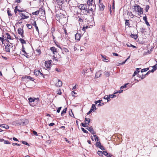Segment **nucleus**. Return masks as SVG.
<instances>
[{
	"label": "nucleus",
	"mask_w": 157,
	"mask_h": 157,
	"mask_svg": "<svg viewBox=\"0 0 157 157\" xmlns=\"http://www.w3.org/2000/svg\"><path fill=\"white\" fill-rule=\"evenodd\" d=\"M79 10L83 14H87L89 13L88 5L86 4H81L78 6Z\"/></svg>",
	"instance_id": "obj_1"
},
{
	"label": "nucleus",
	"mask_w": 157,
	"mask_h": 157,
	"mask_svg": "<svg viewBox=\"0 0 157 157\" xmlns=\"http://www.w3.org/2000/svg\"><path fill=\"white\" fill-rule=\"evenodd\" d=\"M134 9L136 12H137L139 15L143 13V8L140 7L139 5L135 4L133 6Z\"/></svg>",
	"instance_id": "obj_2"
},
{
	"label": "nucleus",
	"mask_w": 157,
	"mask_h": 157,
	"mask_svg": "<svg viewBox=\"0 0 157 157\" xmlns=\"http://www.w3.org/2000/svg\"><path fill=\"white\" fill-rule=\"evenodd\" d=\"M34 75L40 79H43L44 78V76L40 71L35 69L34 70Z\"/></svg>",
	"instance_id": "obj_3"
},
{
	"label": "nucleus",
	"mask_w": 157,
	"mask_h": 157,
	"mask_svg": "<svg viewBox=\"0 0 157 157\" xmlns=\"http://www.w3.org/2000/svg\"><path fill=\"white\" fill-rule=\"evenodd\" d=\"M28 100L29 101V105L32 106L34 107L36 106L38 103V102L36 101H35L34 98H28Z\"/></svg>",
	"instance_id": "obj_4"
},
{
	"label": "nucleus",
	"mask_w": 157,
	"mask_h": 157,
	"mask_svg": "<svg viewBox=\"0 0 157 157\" xmlns=\"http://www.w3.org/2000/svg\"><path fill=\"white\" fill-rule=\"evenodd\" d=\"M17 30L18 32V33L21 36L22 38L24 37V35L23 33L24 32L23 29L21 28H19Z\"/></svg>",
	"instance_id": "obj_5"
},
{
	"label": "nucleus",
	"mask_w": 157,
	"mask_h": 157,
	"mask_svg": "<svg viewBox=\"0 0 157 157\" xmlns=\"http://www.w3.org/2000/svg\"><path fill=\"white\" fill-rule=\"evenodd\" d=\"M5 49L7 52H9L11 48V46L9 43H6V45H5Z\"/></svg>",
	"instance_id": "obj_6"
},
{
	"label": "nucleus",
	"mask_w": 157,
	"mask_h": 157,
	"mask_svg": "<svg viewBox=\"0 0 157 157\" xmlns=\"http://www.w3.org/2000/svg\"><path fill=\"white\" fill-rule=\"evenodd\" d=\"M82 36V35H81L79 33H77L75 36V40L78 41H79Z\"/></svg>",
	"instance_id": "obj_7"
},
{
	"label": "nucleus",
	"mask_w": 157,
	"mask_h": 157,
	"mask_svg": "<svg viewBox=\"0 0 157 157\" xmlns=\"http://www.w3.org/2000/svg\"><path fill=\"white\" fill-rule=\"evenodd\" d=\"M13 124L15 125H21L22 123L21 120H17L13 122Z\"/></svg>",
	"instance_id": "obj_8"
},
{
	"label": "nucleus",
	"mask_w": 157,
	"mask_h": 157,
	"mask_svg": "<svg viewBox=\"0 0 157 157\" xmlns=\"http://www.w3.org/2000/svg\"><path fill=\"white\" fill-rule=\"evenodd\" d=\"M51 60L46 61L45 63V66L48 69L50 68L51 67Z\"/></svg>",
	"instance_id": "obj_9"
},
{
	"label": "nucleus",
	"mask_w": 157,
	"mask_h": 157,
	"mask_svg": "<svg viewBox=\"0 0 157 157\" xmlns=\"http://www.w3.org/2000/svg\"><path fill=\"white\" fill-rule=\"evenodd\" d=\"M22 124V125H25L29 123V121L27 119H24L21 120Z\"/></svg>",
	"instance_id": "obj_10"
},
{
	"label": "nucleus",
	"mask_w": 157,
	"mask_h": 157,
	"mask_svg": "<svg viewBox=\"0 0 157 157\" xmlns=\"http://www.w3.org/2000/svg\"><path fill=\"white\" fill-rule=\"evenodd\" d=\"M19 14L21 17V20L29 18V16L25 15L23 13H21Z\"/></svg>",
	"instance_id": "obj_11"
},
{
	"label": "nucleus",
	"mask_w": 157,
	"mask_h": 157,
	"mask_svg": "<svg viewBox=\"0 0 157 157\" xmlns=\"http://www.w3.org/2000/svg\"><path fill=\"white\" fill-rule=\"evenodd\" d=\"M86 129L90 131L92 134H95V132L94 131L92 126H90V127H87Z\"/></svg>",
	"instance_id": "obj_12"
},
{
	"label": "nucleus",
	"mask_w": 157,
	"mask_h": 157,
	"mask_svg": "<svg viewBox=\"0 0 157 157\" xmlns=\"http://www.w3.org/2000/svg\"><path fill=\"white\" fill-rule=\"evenodd\" d=\"M96 146L97 147L99 148L101 150L105 149L104 147L101 145V143L100 142H97L95 144Z\"/></svg>",
	"instance_id": "obj_13"
},
{
	"label": "nucleus",
	"mask_w": 157,
	"mask_h": 157,
	"mask_svg": "<svg viewBox=\"0 0 157 157\" xmlns=\"http://www.w3.org/2000/svg\"><path fill=\"white\" fill-rule=\"evenodd\" d=\"M62 82L59 79L58 80V81L56 84V86L57 87H60L62 86Z\"/></svg>",
	"instance_id": "obj_14"
},
{
	"label": "nucleus",
	"mask_w": 157,
	"mask_h": 157,
	"mask_svg": "<svg viewBox=\"0 0 157 157\" xmlns=\"http://www.w3.org/2000/svg\"><path fill=\"white\" fill-rule=\"evenodd\" d=\"M99 10L102 11L104 10L105 6L103 3H101L99 5Z\"/></svg>",
	"instance_id": "obj_15"
},
{
	"label": "nucleus",
	"mask_w": 157,
	"mask_h": 157,
	"mask_svg": "<svg viewBox=\"0 0 157 157\" xmlns=\"http://www.w3.org/2000/svg\"><path fill=\"white\" fill-rule=\"evenodd\" d=\"M90 119L89 118H85V123L86 124L87 126L89 125L90 122Z\"/></svg>",
	"instance_id": "obj_16"
},
{
	"label": "nucleus",
	"mask_w": 157,
	"mask_h": 157,
	"mask_svg": "<svg viewBox=\"0 0 157 157\" xmlns=\"http://www.w3.org/2000/svg\"><path fill=\"white\" fill-rule=\"evenodd\" d=\"M101 75V73L100 71H98L95 74V77L98 78L100 77Z\"/></svg>",
	"instance_id": "obj_17"
},
{
	"label": "nucleus",
	"mask_w": 157,
	"mask_h": 157,
	"mask_svg": "<svg viewBox=\"0 0 157 157\" xmlns=\"http://www.w3.org/2000/svg\"><path fill=\"white\" fill-rule=\"evenodd\" d=\"M63 0H56V2L58 5L61 6L63 3Z\"/></svg>",
	"instance_id": "obj_18"
},
{
	"label": "nucleus",
	"mask_w": 157,
	"mask_h": 157,
	"mask_svg": "<svg viewBox=\"0 0 157 157\" xmlns=\"http://www.w3.org/2000/svg\"><path fill=\"white\" fill-rule=\"evenodd\" d=\"M0 127L6 129H8L9 128V126L8 125L5 124H0Z\"/></svg>",
	"instance_id": "obj_19"
},
{
	"label": "nucleus",
	"mask_w": 157,
	"mask_h": 157,
	"mask_svg": "<svg viewBox=\"0 0 157 157\" xmlns=\"http://www.w3.org/2000/svg\"><path fill=\"white\" fill-rule=\"evenodd\" d=\"M104 155L108 157H111L112 155L111 154H109L106 151H103Z\"/></svg>",
	"instance_id": "obj_20"
},
{
	"label": "nucleus",
	"mask_w": 157,
	"mask_h": 157,
	"mask_svg": "<svg viewBox=\"0 0 157 157\" xmlns=\"http://www.w3.org/2000/svg\"><path fill=\"white\" fill-rule=\"evenodd\" d=\"M5 38L6 37L8 39H11V37L8 33H6L5 34Z\"/></svg>",
	"instance_id": "obj_21"
},
{
	"label": "nucleus",
	"mask_w": 157,
	"mask_h": 157,
	"mask_svg": "<svg viewBox=\"0 0 157 157\" xmlns=\"http://www.w3.org/2000/svg\"><path fill=\"white\" fill-rule=\"evenodd\" d=\"M153 69L151 70V72H153L157 69V63L152 67Z\"/></svg>",
	"instance_id": "obj_22"
},
{
	"label": "nucleus",
	"mask_w": 157,
	"mask_h": 157,
	"mask_svg": "<svg viewBox=\"0 0 157 157\" xmlns=\"http://www.w3.org/2000/svg\"><path fill=\"white\" fill-rule=\"evenodd\" d=\"M50 49L53 52L54 54H55V52H57L56 48L55 47H51Z\"/></svg>",
	"instance_id": "obj_23"
},
{
	"label": "nucleus",
	"mask_w": 157,
	"mask_h": 157,
	"mask_svg": "<svg viewBox=\"0 0 157 157\" xmlns=\"http://www.w3.org/2000/svg\"><path fill=\"white\" fill-rule=\"evenodd\" d=\"M93 0H89L87 2V5H88L89 6H92V3H93Z\"/></svg>",
	"instance_id": "obj_24"
},
{
	"label": "nucleus",
	"mask_w": 157,
	"mask_h": 157,
	"mask_svg": "<svg viewBox=\"0 0 157 157\" xmlns=\"http://www.w3.org/2000/svg\"><path fill=\"white\" fill-rule=\"evenodd\" d=\"M101 56L102 58H103V61L108 62L109 61V60L108 59H106V56H103L102 55H101Z\"/></svg>",
	"instance_id": "obj_25"
},
{
	"label": "nucleus",
	"mask_w": 157,
	"mask_h": 157,
	"mask_svg": "<svg viewBox=\"0 0 157 157\" xmlns=\"http://www.w3.org/2000/svg\"><path fill=\"white\" fill-rule=\"evenodd\" d=\"M79 10V8H78H78H75L74 9L75 10V13L77 14H79V13L78 11V10Z\"/></svg>",
	"instance_id": "obj_26"
},
{
	"label": "nucleus",
	"mask_w": 157,
	"mask_h": 157,
	"mask_svg": "<svg viewBox=\"0 0 157 157\" xmlns=\"http://www.w3.org/2000/svg\"><path fill=\"white\" fill-rule=\"evenodd\" d=\"M61 50L63 51V52H69L68 50L66 48H62Z\"/></svg>",
	"instance_id": "obj_27"
},
{
	"label": "nucleus",
	"mask_w": 157,
	"mask_h": 157,
	"mask_svg": "<svg viewBox=\"0 0 157 157\" xmlns=\"http://www.w3.org/2000/svg\"><path fill=\"white\" fill-rule=\"evenodd\" d=\"M104 75L106 77H109L110 75V73L109 72L105 71L104 72Z\"/></svg>",
	"instance_id": "obj_28"
},
{
	"label": "nucleus",
	"mask_w": 157,
	"mask_h": 157,
	"mask_svg": "<svg viewBox=\"0 0 157 157\" xmlns=\"http://www.w3.org/2000/svg\"><path fill=\"white\" fill-rule=\"evenodd\" d=\"M130 36L131 38H133L134 39H136L137 38V35H135V34H131L130 35Z\"/></svg>",
	"instance_id": "obj_29"
},
{
	"label": "nucleus",
	"mask_w": 157,
	"mask_h": 157,
	"mask_svg": "<svg viewBox=\"0 0 157 157\" xmlns=\"http://www.w3.org/2000/svg\"><path fill=\"white\" fill-rule=\"evenodd\" d=\"M7 13L9 16L11 17L12 16V14L11 13V11H10L9 8H8L7 9Z\"/></svg>",
	"instance_id": "obj_30"
},
{
	"label": "nucleus",
	"mask_w": 157,
	"mask_h": 157,
	"mask_svg": "<svg viewBox=\"0 0 157 157\" xmlns=\"http://www.w3.org/2000/svg\"><path fill=\"white\" fill-rule=\"evenodd\" d=\"M128 84H129V83H128L124 84L123 86H122L120 88V89L121 90L123 88H126L127 85Z\"/></svg>",
	"instance_id": "obj_31"
},
{
	"label": "nucleus",
	"mask_w": 157,
	"mask_h": 157,
	"mask_svg": "<svg viewBox=\"0 0 157 157\" xmlns=\"http://www.w3.org/2000/svg\"><path fill=\"white\" fill-rule=\"evenodd\" d=\"M67 110V108H64L63 110L61 112V115L62 116H63V114L66 113V112Z\"/></svg>",
	"instance_id": "obj_32"
},
{
	"label": "nucleus",
	"mask_w": 157,
	"mask_h": 157,
	"mask_svg": "<svg viewBox=\"0 0 157 157\" xmlns=\"http://www.w3.org/2000/svg\"><path fill=\"white\" fill-rule=\"evenodd\" d=\"M25 78H26L27 79H29L31 81H33L34 80V79L33 78L31 77L30 76H27L26 77H25Z\"/></svg>",
	"instance_id": "obj_33"
},
{
	"label": "nucleus",
	"mask_w": 157,
	"mask_h": 157,
	"mask_svg": "<svg viewBox=\"0 0 157 157\" xmlns=\"http://www.w3.org/2000/svg\"><path fill=\"white\" fill-rule=\"evenodd\" d=\"M125 25L126 26H128V27L130 25L129 20H126L125 22Z\"/></svg>",
	"instance_id": "obj_34"
},
{
	"label": "nucleus",
	"mask_w": 157,
	"mask_h": 157,
	"mask_svg": "<svg viewBox=\"0 0 157 157\" xmlns=\"http://www.w3.org/2000/svg\"><path fill=\"white\" fill-rule=\"evenodd\" d=\"M40 11L39 10H37L35 12H33L32 13V14L33 15H38Z\"/></svg>",
	"instance_id": "obj_35"
},
{
	"label": "nucleus",
	"mask_w": 157,
	"mask_h": 157,
	"mask_svg": "<svg viewBox=\"0 0 157 157\" xmlns=\"http://www.w3.org/2000/svg\"><path fill=\"white\" fill-rule=\"evenodd\" d=\"M19 41L22 44H25L26 43L25 41L23 39L20 38L19 39Z\"/></svg>",
	"instance_id": "obj_36"
},
{
	"label": "nucleus",
	"mask_w": 157,
	"mask_h": 157,
	"mask_svg": "<svg viewBox=\"0 0 157 157\" xmlns=\"http://www.w3.org/2000/svg\"><path fill=\"white\" fill-rule=\"evenodd\" d=\"M87 70L88 69L86 68L83 69L82 71V74L83 75H84L87 71Z\"/></svg>",
	"instance_id": "obj_37"
},
{
	"label": "nucleus",
	"mask_w": 157,
	"mask_h": 157,
	"mask_svg": "<svg viewBox=\"0 0 157 157\" xmlns=\"http://www.w3.org/2000/svg\"><path fill=\"white\" fill-rule=\"evenodd\" d=\"M97 154L100 156H102L103 155V152H102L101 151H98L97 152Z\"/></svg>",
	"instance_id": "obj_38"
},
{
	"label": "nucleus",
	"mask_w": 157,
	"mask_h": 157,
	"mask_svg": "<svg viewBox=\"0 0 157 157\" xmlns=\"http://www.w3.org/2000/svg\"><path fill=\"white\" fill-rule=\"evenodd\" d=\"M92 109L93 111L94 109H95V110L96 109V107L95 106V104H92V106H91V109Z\"/></svg>",
	"instance_id": "obj_39"
},
{
	"label": "nucleus",
	"mask_w": 157,
	"mask_h": 157,
	"mask_svg": "<svg viewBox=\"0 0 157 157\" xmlns=\"http://www.w3.org/2000/svg\"><path fill=\"white\" fill-rule=\"evenodd\" d=\"M149 68H144V69H142V70H141V71L142 73H143V72H144L147 71L148 70H149Z\"/></svg>",
	"instance_id": "obj_40"
},
{
	"label": "nucleus",
	"mask_w": 157,
	"mask_h": 157,
	"mask_svg": "<svg viewBox=\"0 0 157 157\" xmlns=\"http://www.w3.org/2000/svg\"><path fill=\"white\" fill-rule=\"evenodd\" d=\"M93 135L95 137V141H98L99 140V138L98 136H96V135L94 134H93Z\"/></svg>",
	"instance_id": "obj_41"
},
{
	"label": "nucleus",
	"mask_w": 157,
	"mask_h": 157,
	"mask_svg": "<svg viewBox=\"0 0 157 157\" xmlns=\"http://www.w3.org/2000/svg\"><path fill=\"white\" fill-rule=\"evenodd\" d=\"M146 77V75H143L142 74L141 76H138V77L140 78L141 79H143L144 78H145Z\"/></svg>",
	"instance_id": "obj_42"
},
{
	"label": "nucleus",
	"mask_w": 157,
	"mask_h": 157,
	"mask_svg": "<svg viewBox=\"0 0 157 157\" xmlns=\"http://www.w3.org/2000/svg\"><path fill=\"white\" fill-rule=\"evenodd\" d=\"M18 10H19V9H17V6H16L15 7V9H14V13H15V14H16L17 12V11H18Z\"/></svg>",
	"instance_id": "obj_43"
},
{
	"label": "nucleus",
	"mask_w": 157,
	"mask_h": 157,
	"mask_svg": "<svg viewBox=\"0 0 157 157\" xmlns=\"http://www.w3.org/2000/svg\"><path fill=\"white\" fill-rule=\"evenodd\" d=\"M149 7H150L149 5H146L145 8V9L146 12L148 11V10L149 9Z\"/></svg>",
	"instance_id": "obj_44"
},
{
	"label": "nucleus",
	"mask_w": 157,
	"mask_h": 157,
	"mask_svg": "<svg viewBox=\"0 0 157 157\" xmlns=\"http://www.w3.org/2000/svg\"><path fill=\"white\" fill-rule=\"evenodd\" d=\"M82 130L84 133H88V132L84 128H81Z\"/></svg>",
	"instance_id": "obj_45"
},
{
	"label": "nucleus",
	"mask_w": 157,
	"mask_h": 157,
	"mask_svg": "<svg viewBox=\"0 0 157 157\" xmlns=\"http://www.w3.org/2000/svg\"><path fill=\"white\" fill-rule=\"evenodd\" d=\"M102 101V100H99L98 101H94L95 105H97L98 103H101Z\"/></svg>",
	"instance_id": "obj_46"
},
{
	"label": "nucleus",
	"mask_w": 157,
	"mask_h": 157,
	"mask_svg": "<svg viewBox=\"0 0 157 157\" xmlns=\"http://www.w3.org/2000/svg\"><path fill=\"white\" fill-rule=\"evenodd\" d=\"M88 7H89V13H90L89 11H91V12H92L93 10V8L91 7V6H89Z\"/></svg>",
	"instance_id": "obj_47"
},
{
	"label": "nucleus",
	"mask_w": 157,
	"mask_h": 157,
	"mask_svg": "<svg viewBox=\"0 0 157 157\" xmlns=\"http://www.w3.org/2000/svg\"><path fill=\"white\" fill-rule=\"evenodd\" d=\"M4 140V143L5 144H10V143L8 140H5L4 139H2Z\"/></svg>",
	"instance_id": "obj_48"
},
{
	"label": "nucleus",
	"mask_w": 157,
	"mask_h": 157,
	"mask_svg": "<svg viewBox=\"0 0 157 157\" xmlns=\"http://www.w3.org/2000/svg\"><path fill=\"white\" fill-rule=\"evenodd\" d=\"M69 115L71 117H74V114H73L71 110V112L70 111H69Z\"/></svg>",
	"instance_id": "obj_49"
},
{
	"label": "nucleus",
	"mask_w": 157,
	"mask_h": 157,
	"mask_svg": "<svg viewBox=\"0 0 157 157\" xmlns=\"http://www.w3.org/2000/svg\"><path fill=\"white\" fill-rule=\"evenodd\" d=\"M26 26H27L28 28L29 29H31L32 28V25L30 24H27Z\"/></svg>",
	"instance_id": "obj_50"
},
{
	"label": "nucleus",
	"mask_w": 157,
	"mask_h": 157,
	"mask_svg": "<svg viewBox=\"0 0 157 157\" xmlns=\"http://www.w3.org/2000/svg\"><path fill=\"white\" fill-rule=\"evenodd\" d=\"M140 69V68H137V70L136 71H134V73H135V74H136H136H138V73L140 72V71L138 70H139Z\"/></svg>",
	"instance_id": "obj_51"
},
{
	"label": "nucleus",
	"mask_w": 157,
	"mask_h": 157,
	"mask_svg": "<svg viewBox=\"0 0 157 157\" xmlns=\"http://www.w3.org/2000/svg\"><path fill=\"white\" fill-rule=\"evenodd\" d=\"M116 97V95L114 94H110L109 95V97L110 98H113Z\"/></svg>",
	"instance_id": "obj_52"
},
{
	"label": "nucleus",
	"mask_w": 157,
	"mask_h": 157,
	"mask_svg": "<svg viewBox=\"0 0 157 157\" xmlns=\"http://www.w3.org/2000/svg\"><path fill=\"white\" fill-rule=\"evenodd\" d=\"M62 94L61 90L60 89H59V90L57 91V94L59 95H61Z\"/></svg>",
	"instance_id": "obj_53"
},
{
	"label": "nucleus",
	"mask_w": 157,
	"mask_h": 157,
	"mask_svg": "<svg viewBox=\"0 0 157 157\" xmlns=\"http://www.w3.org/2000/svg\"><path fill=\"white\" fill-rule=\"evenodd\" d=\"M78 21L80 22H82L83 21V19L81 18L80 17H79V16L78 17Z\"/></svg>",
	"instance_id": "obj_54"
},
{
	"label": "nucleus",
	"mask_w": 157,
	"mask_h": 157,
	"mask_svg": "<svg viewBox=\"0 0 157 157\" xmlns=\"http://www.w3.org/2000/svg\"><path fill=\"white\" fill-rule=\"evenodd\" d=\"M104 105V103L102 102L99 103L97 105L98 106H100Z\"/></svg>",
	"instance_id": "obj_55"
},
{
	"label": "nucleus",
	"mask_w": 157,
	"mask_h": 157,
	"mask_svg": "<svg viewBox=\"0 0 157 157\" xmlns=\"http://www.w3.org/2000/svg\"><path fill=\"white\" fill-rule=\"evenodd\" d=\"M36 52L38 53V55H40L41 52V50L40 49H37Z\"/></svg>",
	"instance_id": "obj_56"
},
{
	"label": "nucleus",
	"mask_w": 157,
	"mask_h": 157,
	"mask_svg": "<svg viewBox=\"0 0 157 157\" xmlns=\"http://www.w3.org/2000/svg\"><path fill=\"white\" fill-rule=\"evenodd\" d=\"M127 46H128V47H132L133 48H136V47L134 45H132L131 44H130V46H129L128 44H127Z\"/></svg>",
	"instance_id": "obj_57"
},
{
	"label": "nucleus",
	"mask_w": 157,
	"mask_h": 157,
	"mask_svg": "<svg viewBox=\"0 0 157 157\" xmlns=\"http://www.w3.org/2000/svg\"><path fill=\"white\" fill-rule=\"evenodd\" d=\"M10 44H12V46L11 47L12 48V49L13 50H14L16 48V47L15 46V45H14V46H13V44H11L10 43Z\"/></svg>",
	"instance_id": "obj_58"
},
{
	"label": "nucleus",
	"mask_w": 157,
	"mask_h": 157,
	"mask_svg": "<svg viewBox=\"0 0 157 157\" xmlns=\"http://www.w3.org/2000/svg\"><path fill=\"white\" fill-rule=\"evenodd\" d=\"M141 32L142 33H144L145 32V29L142 28L140 29Z\"/></svg>",
	"instance_id": "obj_59"
},
{
	"label": "nucleus",
	"mask_w": 157,
	"mask_h": 157,
	"mask_svg": "<svg viewBox=\"0 0 157 157\" xmlns=\"http://www.w3.org/2000/svg\"><path fill=\"white\" fill-rule=\"evenodd\" d=\"M61 108H62L61 107H59L57 110V112L58 113H59Z\"/></svg>",
	"instance_id": "obj_60"
},
{
	"label": "nucleus",
	"mask_w": 157,
	"mask_h": 157,
	"mask_svg": "<svg viewBox=\"0 0 157 157\" xmlns=\"http://www.w3.org/2000/svg\"><path fill=\"white\" fill-rule=\"evenodd\" d=\"M81 125H82V126L84 127H86L87 126L86 125L85 123H82L81 124Z\"/></svg>",
	"instance_id": "obj_61"
},
{
	"label": "nucleus",
	"mask_w": 157,
	"mask_h": 157,
	"mask_svg": "<svg viewBox=\"0 0 157 157\" xmlns=\"http://www.w3.org/2000/svg\"><path fill=\"white\" fill-rule=\"evenodd\" d=\"M143 20L145 21H146L147 20V17H146V16L145 15V16H144L143 17Z\"/></svg>",
	"instance_id": "obj_62"
},
{
	"label": "nucleus",
	"mask_w": 157,
	"mask_h": 157,
	"mask_svg": "<svg viewBox=\"0 0 157 157\" xmlns=\"http://www.w3.org/2000/svg\"><path fill=\"white\" fill-rule=\"evenodd\" d=\"M22 144H25V145H29V144L25 141H23L22 142Z\"/></svg>",
	"instance_id": "obj_63"
},
{
	"label": "nucleus",
	"mask_w": 157,
	"mask_h": 157,
	"mask_svg": "<svg viewBox=\"0 0 157 157\" xmlns=\"http://www.w3.org/2000/svg\"><path fill=\"white\" fill-rule=\"evenodd\" d=\"M22 52L23 53L25 52V47L23 45H22Z\"/></svg>",
	"instance_id": "obj_64"
}]
</instances>
